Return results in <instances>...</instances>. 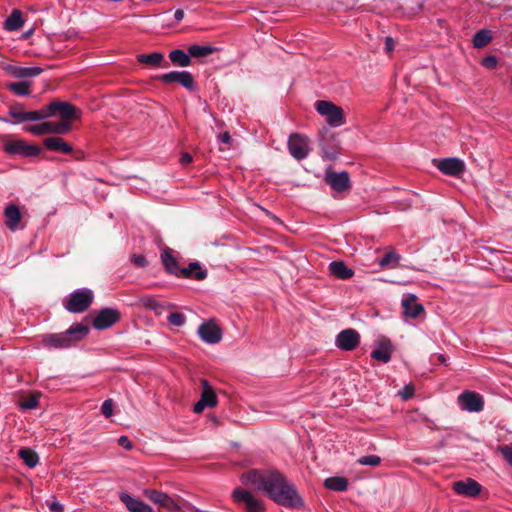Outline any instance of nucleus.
Instances as JSON below:
<instances>
[{
    "instance_id": "nucleus-6",
    "label": "nucleus",
    "mask_w": 512,
    "mask_h": 512,
    "mask_svg": "<svg viewBox=\"0 0 512 512\" xmlns=\"http://www.w3.org/2000/svg\"><path fill=\"white\" fill-rule=\"evenodd\" d=\"M232 499L237 504H243L247 512H265L264 503L255 498L251 492L245 489H234L232 492Z\"/></svg>"
},
{
    "instance_id": "nucleus-45",
    "label": "nucleus",
    "mask_w": 512,
    "mask_h": 512,
    "mask_svg": "<svg viewBox=\"0 0 512 512\" xmlns=\"http://www.w3.org/2000/svg\"><path fill=\"white\" fill-rule=\"evenodd\" d=\"M113 401L111 399H107L103 402L101 406V412L106 417L109 418L113 415Z\"/></svg>"
},
{
    "instance_id": "nucleus-7",
    "label": "nucleus",
    "mask_w": 512,
    "mask_h": 512,
    "mask_svg": "<svg viewBox=\"0 0 512 512\" xmlns=\"http://www.w3.org/2000/svg\"><path fill=\"white\" fill-rule=\"evenodd\" d=\"M162 264L166 271L176 276L190 277L192 273V263H189L187 267L180 269L177 263V259L174 256V251L169 247H164L160 254Z\"/></svg>"
},
{
    "instance_id": "nucleus-26",
    "label": "nucleus",
    "mask_w": 512,
    "mask_h": 512,
    "mask_svg": "<svg viewBox=\"0 0 512 512\" xmlns=\"http://www.w3.org/2000/svg\"><path fill=\"white\" fill-rule=\"evenodd\" d=\"M219 49L213 45H194V59L201 63L206 62L211 56L217 54Z\"/></svg>"
},
{
    "instance_id": "nucleus-20",
    "label": "nucleus",
    "mask_w": 512,
    "mask_h": 512,
    "mask_svg": "<svg viewBox=\"0 0 512 512\" xmlns=\"http://www.w3.org/2000/svg\"><path fill=\"white\" fill-rule=\"evenodd\" d=\"M325 182L337 192H342L350 187V179L347 172H327Z\"/></svg>"
},
{
    "instance_id": "nucleus-42",
    "label": "nucleus",
    "mask_w": 512,
    "mask_h": 512,
    "mask_svg": "<svg viewBox=\"0 0 512 512\" xmlns=\"http://www.w3.org/2000/svg\"><path fill=\"white\" fill-rule=\"evenodd\" d=\"M9 115L14 118L11 123L18 124L26 121V112L20 111L16 107H13L9 110Z\"/></svg>"
},
{
    "instance_id": "nucleus-18",
    "label": "nucleus",
    "mask_w": 512,
    "mask_h": 512,
    "mask_svg": "<svg viewBox=\"0 0 512 512\" xmlns=\"http://www.w3.org/2000/svg\"><path fill=\"white\" fill-rule=\"evenodd\" d=\"M482 486L474 479L468 478L453 483L455 493L467 497H475L480 494Z\"/></svg>"
},
{
    "instance_id": "nucleus-28",
    "label": "nucleus",
    "mask_w": 512,
    "mask_h": 512,
    "mask_svg": "<svg viewBox=\"0 0 512 512\" xmlns=\"http://www.w3.org/2000/svg\"><path fill=\"white\" fill-rule=\"evenodd\" d=\"M329 271L339 279H349L353 276V271L349 269L342 261H333L329 264Z\"/></svg>"
},
{
    "instance_id": "nucleus-13",
    "label": "nucleus",
    "mask_w": 512,
    "mask_h": 512,
    "mask_svg": "<svg viewBox=\"0 0 512 512\" xmlns=\"http://www.w3.org/2000/svg\"><path fill=\"white\" fill-rule=\"evenodd\" d=\"M120 319V313L113 308H104L100 310L93 319L95 329L103 330L111 327Z\"/></svg>"
},
{
    "instance_id": "nucleus-19",
    "label": "nucleus",
    "mask_w": 512,
    "mask_h": 512,
    "mask_svg": "<svg viewBox=\"0 0 512 512\" xmlns=\"http://www.w3.org/2000/svg\"><path fill=\"white\" fill-rule=\"evenodd\" d=\"M41 343L49 349H65L72 346L70 336L66 332L47 334L43 336Z\"/></svg>"
},
{
    "instance_id": "nucleus-3",
    "label": "nucleus",
    "mask_w": 512,
    "mask_h": 512,
    "mask_svg": "<svg viewBox=\"0 0 512 512\" xmlns=\"http://www.w3.org/2000/svg\"><path fill=\"white\" fill-rule=\"evenodd\" d=\"M48 111L50 117L58 114L61 118L60 123H66L71 130V121L77 119L80 116V111L75 108L72 104L64 101H53L48 104Z\"/></svg>"
},
{
    "instance_id": "nucleus-1",
    "label": "nucleus",
    "mask_w": 512,
    "mask_h": 512,
    "mask_svg": "<svg viewBox=\"0 0 512 512\" xmlns=\"http://www.w3.org/2000/svg\"><path fill=\"white\" fill-rule=\"evenodd\" d=\"M245 485H252L279 505L300 509L304 506L301 496L283 474L274 470H250L241 476Z\"/></svg>"
},
{
    "instance_id": "nucleus-35",
    "label": "nucleus",
    "mask_w": 512,
    "mask_h": 512,
    "mask_svg": "<svg viewBox=\"0 0 512 512\" xmlns=\"http://www.w3.org/2000/svg\"><path fill=\"white\" fill-rule=\"evenodd\" d=\"M491 34L488 30H480L473 37V45L476 48H482L491 41Z\"/></svg>"
},
{
    "instance_id": "nucleus-17",
    "label": "nucleus",
    "mask_w": 512,
    "mask_h": 512,
    "mask_svg": "<svg viewBox=\"0 0 512 512\" xmlns=\"http://www.w3.org/2000/svg\"><path fill=\"white\" fill-rule=\"evenodd\" d=\"M158 79L165 84L178 83L188 90L192 89V74L188 71L168 72L160 75Z\"/></svg>"
},
{
    "instance_id": "nucleus-5",
    "label": "nucleus",
    "mask_w": 512,
    "mask_h": 512,
    "mask_svg": "<svg viewBox=\"0 0 512 512\" xmlns=\"http://www.w3.org/2000/svg\"><path fill=\"white\" fill-rule=\"evenodd\" d=\"M287 145L289 153L296 160L305 159L311 151L309 138L299 133H292L289 136Z\"/></svg>"
},
{
    "instance_id": "nucleus-29",
    "label": "nucleus",
    "mask_w": 512,
    "mask_h": 512,
    "mask_svg": "<svg viewBox=\"0 0 512 512\" xmlns=\"http://www.w3.org/2000/svg\"><path fill=\"white\" fill-rule=\"evenodd\" d=\"M65 332L67 335L70 336V341L71 344L73 345L87 336V334L89 333V328L86 325L76 323L73 324Z\"/></svg>"
},
{
    "instance_id": "nucleus-51",
    "label": "nucleus",
    "mask_w": 512,
    "mask_h": 512,
    "mask_svg": "<svg viewBox=\"0 0 512 512\" xmlns=\"http://www.w3.org/2000/svg\"><path fill=\"white\" fill-rule=\"evenodd\" d=\"M219 140L221 143L226 144L228 147L232 143V137L230 136V134L228 132H224V133L220 134Z\"/></svg>"
},
{
    "instance_id": "nucleus-11",
    "label": "nucleus",
    "mask_w": 512,
    "mask_h": 512,
    "mask_svg": "<svg viewBox=\"0 0 512 512\" xmlns=\"http://www.w3.org/2000/svg\"><path fill=\"white\" fill-rule=\"evenodd\" d=\"M218 398L207 380H201V396L200 399L194 404V413H201L206 408H213L217 405Z\"/></svg>"
},
{
    "instance_id": "nucleus-27",
    "label": "nucleus",
    "mask_w": 512,
    "mask_h": 512,
    "mask_svg": "<svg viewBox=\"0 0 512 512\" xmlns=\"http://www.w3.org/2000/svg\"><path fill=\"white\" fill-rule=\"evenodd\" d=\"M143 493L149 500L160 506L170 507L173 503L172 499L161 491L146 489Z\"/></svg>"
},
{
    "instance_id": "nucleus-54",
    "label": "nucleus",
    "mask_w": 512,
    "mask_h": 512,
    "mask_svg": "<svg viewBox=\"0 0 512 512\" xmlns=\"http://www.w3.org/2000/svg\"><path fill=\"white\" fill-rule=\"evenodd\" d=\"M184 17V12L182 10H176L174 13V18L177 22L181 21Z\"/></svg>"
},
{
    "instance_id": "nucleus-53",
    "label": "nucleus",
    "mask_w": 512,
    "mask_h": 512,
    "mask_svg": "<svg viewBox=\"0 0 512 512\" xmlns=\"http://www.w3.org/2000/svg\"><path fill=\"white\" fill-rule=\"evenodd\" d=\"M395 48V43H394V40L393 38L391 37H386L385 38V50L390 53L394 50Z\"/></svg>"
},
{
    "instance_id": "nucleus-16",
    "label": "nucleus",
    "mask_w": 512,
    "mask_h": 512,
    "mask_svg": "<svg viewBox=\"0 0 512 512\" xmlns=\"http://www.w3.org/2000/svg\"><path fill=\"white\" fill-rule=\"evenodd\" d=\"M436 167L444 174L449 176H458L465 170V164L458 158H445L434 160Z\"/></svg>"
},
{
    "instance_id": "nucleus-47",
    "label": "nucleus",
    "mask_w": 512,
    "mask_h": 512,
    "mask_svg": "<svg viewBox=\"0 0 512 512\" xmlns=\"http://www.w3.org/2000/svg\"><path fill=\"white\" fill-rule=\"evenodd\" d=\"M131 262L137 267H145L147 260L143 255L134 254L131 257Z\"/></svg>"
},
{
    "instance_id": "nucleus-43",
    "label": "nucleus",
    "mask_w": 512,
    "mask_h": 512,
    "mask_svg": "<svg viewBox=\"0 0 512 512\" xmlns=\"http://www.w3.org/2000/svg\"><path fill=\"white\" fill-rule=\"evenodd\" d=\"M168 322L173 326L180 327L186 322V317L182 313L175 312L168 316Z\"/></svg>"
},
{
    "instance_id": "nucleus-4",
    "label": "nucleus",
    "mask_w": 512,
    "mask_h": 512,
    "mask_svg": "<svg viewBox=\"0 0 512 512\" xmlns=\"http://www.w3.org/2000/svg\"><path fill=\"white\" fill-rule=\"evenodd\" d=\"M93 300V292L89 289H78L70 294L65 308L72 313H81L88 309Z\"/></svg>"
},
{
    "instance_id": "nucleus-10",
    "label": "nucleus",
    "mask_w": 512,
    "mask_h": 512,
    "mask_svg": "<svg viewBox=\"0 0 512 512\" xmlns=\"http://www.w3.org/2000/svg\"><path fill=\"white\" fill-rule=\"evenodd\" d=\"M4 150L8 154L21 155L24 157H34L40 153V148L38 146L28 144L21 139L5 141Z\"/></svg>"
},
{
    "instance_id": "nucleus-21",
    "label": "nucleus",
    "mask_w": 512,
    "mask_h": 512,
    "mask_svg": "<svg viewBox=\"0 0 512 512\" xmlns=\"http://www.w3.org/2000/svg\"><path fill=\"white\" fill-rule=\"evenodd\" d=\"M119 498L130 512H153V509L149 505L140 499L132 497L128 493L121 492Z\"/></svg>"
},
{
    "instance_id": "nucleus-40",
    "label": "nucleus",
    "mask_w": 512,
    "mask_h": 512,
    "mask_svg": "<svg viewBox=\"0 0 512 512\" xmlns=\"http://www.w3.org/2000/svg\"><path fill=\"white\" fill-rule=\"evenodd\" d=\"M357 462L360 465H366V466H378L381 463V458L377 455H366L360 457Z\"/></svg>"
},
{
    "instance_id": "nucleus-15",
    "label": "nucleus",
    "mask_w": 512,
    "mask_h": 512,
    "mask_svg": "<svg viewBox=\"0 0 512 512\" xmlns=\"http://www.w3.org/2000/svg\"><path fill=\"white\" fill-rule=\"evenodd\" d=\"M360 342V335L354 329H345L336 337V346L345 351L354 350Z\"/></svg>"
},
{
    "instance_id": "nucleus-2",
    "label": "nucleus",
    "mask_w": 512,
    "mask_h": 512,
    "mask_svg": "<svg viewBox=\"0 0 512 512\" xmlns=\"http://www.w3.org/2000/svg\"><path fill=\"white\" fill-rule=\"evenodd\" d=\"M316 111L325 118L331 127H339L345 124L344 111L340 106L326 100H318L315 102Z\"/></svg>"
},
{
    "instance_id": "nucleus-30",
    "label": "nucleus",
    "mask_w": 512,
    "mask_h": 512,
    "mask_svg": "<svg viewBox=\"0 0 512 512\" xmlns=\"http://www.w3.org/2000/svg\"><path fill=\"white\" fill-rule=\"evenodd\" d=\"M392 348L389 342L381 343L371 352V357L375 360L387 363L391 359Z\"/></svg>"
},
{
    "instance_id": "nucleus-50",
    "label": "nucleus",
    "mask_w": 512,
    "mask_h": 512,
    "mask_svg": "<svg viewBox=\"0 0 512 512\" xmlns=\"http://www.w3.org/2000/svg\"><path fill=\"white\" fill-rule=\"evenodd\" d=\"M118 444L126 450L132 449V443L127 436H120L118 439Z\"/></svg>"
},
{
    "instance_id": "nucleus-52",
    "label": "nucleus",
    "mask_w": 512,
    "mask_h": 512,
    "mask_svg": "<svg viewBox=\"0 0 512 512\" xmlns=\"http://www.w3.org/2000/svg\"><path fill=\"white\" fill-rule=\"evenodd\" d=\"M49 508L51 511L55 512H63V506L60 504L57 500H53L51 503H49Z\"/></svg>"
},
{
    "instance_id": "nucleus-34",
    "label": "nucleus",
    "mask_w": 512,
    "mask_h": 512,
    "mask_svg": "<svg viewBox=\"0 0 512 512\" xmlns=\"http://www.w3.org/2000/svg\"><path fill=\"white\" fill-rule=\"evenodd\" d=\"M18 455L29 468H34L39 462L37 453L30 448L20 449Z\"/></svg>"
},
{
    "instance_id": "nucleus-23",
    "label": "nucleus",
    "mask_w": 512,
    "mask_h": 512,
    "mask_svg": "<svg viewBox=\"0 0 512 512\" xmlns=\"http://www.w3.org/2000/svg\"><path fill=\"white\" fill-rule=\"evenodd\" d=\"M43 144L51 151L61 152L64 154H70L73 151V148L69 143L57 136L47 137Z\"/></svg>"
},
{
    "instance_id": "nucleus-44",
    "label": "nucleus",
    "mask_w": 512,
    "mask_h": 512,
    "mask_svg": "<svg viewBox=\"0 0 512 512\" xmlns=\"http://www.w3.org/2000/svg\"><path fill=\"white\" fill-rule=\"evenodd\" d=\"M37 405L38 398L36 396H30L19 403V406L24 410L34 409Z\"/></svg>"
},
{
    "instance_id": "nucleus-24",
    "label": "nucleus",
    "mask_w": 512,
    "mask_h": 512,
    "mask_svg": "<svg viewBox=\"0 0 512 512\" xmlns=\"http://www.w3.org/2000/svg\"><path fill=\"white\" fill-rule=\"evenodd\" d=\"M192 46L187 48V52L176 49L169 53V59L174 66L187 67L191 64Z\"/></svg>"
},
{
    "instance_id": "nucleus-32",
    "label": "nucleus",
    "mask_w": 512,
    "mask_h": 512,
    "mask_svg": "<svg viewBox=\"0 0 512 512\" xmlns=\"http://www.w3.org/2000/svg\"><path fill=\"white\" fill-rule=\"evenodd\" d=\"M324 485L329 490L342 492L348 488V480L345 477H329Z\"/></svg>"
},
{
    "instance_id": "nucleus-9",
    "label": "nucleus",
    "mask_w": 512,
    "mask_h": 512,
    "mask_svg": "<svg viewBox=\"0 0 512 512\" xmlns=\"http://www.w3.org/2000/svg\"><path fill=\"white\" fill-rule=\"evenodd\" d=\"M24 130L26 132H29L33 135L41 136V135H47V134H66L69 132V127L66 125V123H60L58 122H42L35 125H29L24 127Z\"/></svg>"
},
{
    "instance_id": "nucleus-41",
    "label": "nucleus",
    "mask_w": 512,
    "mask_h": 512,
    "mask_svg": "<svg viewBox=\"0 0 512 512\" xmlns=\"http://www.w3.org/2000/svg\"><path fill=\"white\" fill-rule=\"evenodd\" d=\"M497 451L502 455L507 464L512 467V444L498 446Z\"/></svg>"
},
{
    "instance_id": "nucleus-8",
    "label": "nucleus",
    "mask_w": 512,
    "mask_h": 512,
    "mask_svg": "<svg viewBox=\"0 0 512 512\" xmlns=\"http://www.w3.org/2000/svg\"><path fill=\"white\" fill-rule=\"evenodd\" d=\"M201 340L207 344H218L222 340L223 332L214 319L204 321L197 329Z\"/></svg>"
},
{
    "instance_id": "nucleus-49",
    "label": "nucleus",
    "mask_w": 512,
    "mask_h": 512,
    "mask_svg": "<svg viewBox=\"0 0 512 512\" xmlns=\"http://www.w3.org/2000/svg\"><path fill=\"white\" fill-rule=\"evenodd\" d=\"M482 64L484 67L492 69L497 65V59L494 56H488L482 60Z\"/></svg>"
},
{
    "instance_id": "nucleus-37",
    "label": "nucleus",
    "mask_w": 512,
    "mask_h": 512,
    "mask_svg": "<svg viewBox=\"0 0 512 512\" xmlns=\"http://www.w3.org/2000/svg\"><path fill=\"white\" fill-rule=\"evenodd\" d=\"M399 260H400V256L398 254H396L395 252L390 251L383 256V258L379 262V265L382 268H384V267L395 268L398 265Z\"/></svg>"
},
{
    "instance_id": "nucleus-33",
    "label": "nucleus",
    "mask_w": 512,
    "mask_h": 512,
    "mask_svg": "<svg viewBox=\"0 0 512 512\" xmlns=\"http://www.w3.org/2000/svg\"><path fill=\"white\" fill-rule=\"evenodd\" d=\"M164 60V55L160 52H153L150 54H140L137 56V61L142 64L150 66H159Z\"/></svg>"
},
{
    "instance_id": "nucleus-38",
    "label": "nucleus",
    "mask_w": 512,
    "mask_h": 512,
    "mask_svg": "<svg viewBox=\"0 0 512 512\" xmlns=\"http://www.w3.org/2000/svg\"><path fill=\"white\" fill-rule=\"evenodd\" d=\"M49 117L48 105L41 110L26 112V121H40Z\"/></svg>"
},
{
    "instance_id": "nucleus-12",
    "label": "nucleus",
    "mask_w": 512,
    "mask_h": 512,
    "mask_svg": "<svg viewBox=\"0 0 512 512\" xmlns=\"http://www.w3.org/2000/svg\"><path fill=\"white\" fill-rule=\"evenodd\" d=\"M457 403L462 410L481 412L484 408L483 397L473 391H464L457 397Z\"/></svg>"
},
{
    "instance_id": "nucleus-48",
    "label": "nucleus",
    "mask_w": 512,
    "mask_h": 512,
    "mask_svg": "<svg viewBox=\"0 0 512 512\" xmlns=\"http://www.w3.org/2000/svg\"><path fill=\"white\" fill-rule=\"evenodd\" d=\"M414 394V387L412 385H406L402 391L399 392V395L402 399L407 400L411 398Z\"/></svg>"
},
{
    "instance_id": "nucleus-14",
    "label": "nucleus",
    "mask_w": 512,
    "mask_h": 512,
    "mask_svg": "<svg viewBox=\"0 0 512 512\" xmlns=\"http://www.w3.org/2000/svg\"><path fill=\"white\" fill-rule=\"evenodd\" d=\"M3 213L5 217V225L10 231L15 232L24 228L22 223V213L17 205H6Z\"/></svg>"
},
{
    "instance_id": "nucleus-56",
    "label": "nucleus",
    "mask_w": 512,
    "mask_h": 512,
    "mask_svg": "<svg viewBox=\"0 0 512 512\" xmlns=\"http://www.w3.org/2000/svg\"><path fill=\"white\" fill-rule=\"evenodd\" d=\"M322 150L326 154L327 157H329L331 159L336 157V153L335 152H329L328 150H326L325 147H322Z\"/></svg>"
},
{
    "instance_id": "nucleus-22",
    "label": "nucleus",
    "mask_w": 512,
    "mask_h": 512,
    "mask_svg": "<svg viewBox=\"0 0 512 512\" xmlns=\"http://www.w3.org/2000/svg\"><path fill=\"white\" fill-rule=\"evenodd\" d=\"M403 314L406 317L416 318L424 312L423 306L417 302L414 295H407L402 299Z\"/></svg>"
},
{
    "instance_id": "nucleus-36",
    "label": "nucleus",
    "mask_w": 512,
    "mask_h": 512,
    "mask_svg": "<svg viewBox=\"0 0 512 512\" xmlns=\"http://www.w3.org/2000/svg\"><path fill=\"white\" fill-rule=\"evenodd\" d=\"M8 89L19 96H26L30 94V83L26 81L10 83Z\"/></svg>"
},
{
    "instance_id": "nucleus-55",
    "label": "nucleus",
    "mask_w": 512,
    "mask_h": 512,
    "mask_svg": "<svg viewBox=\"0 0 512 512\" xmlns=\"http://www.w3.org/2000/svg\"><path fill=\"white\" fill-rule=\"evenodd\" d=\"M191 160H192V158H191V156L188 153H184L182 158H181L182 164L188 163Z\"/></svg>"
},
{
    "instance_id": "nucleus-25",
    "label": "nucleus",
    "mask_w": 512,
    "mask_h": 512,
    "mask_svg": "<svg viewBox=\"0 0 512 512\" xmlns=\"http://www.w3.org/2000/svg\"><path fill=\"white\" fill-rule=\"evenodd\" d=\"M6 70L16 78H32L42 72L40 67H19L14 65H9Z\"/></svg>"
},
{
    "instance_id": "nucleus-39",
    "label": "nucleus",
    "mask_w": 512,
    "mask_h": 512,
    "mask_svg": "<svg viewBox=\"0 0 512 512\" xmlns=\"http://www.w3.org/2000/svg\"><path fill=\"white\" fill-rule=\"evenodd\" d=\"M141 303L144 307L149 308L158 312L160 309L164 308V304L156 300L152 297H146L141 299Z\"/></svg>"
},
{
    "instance_id": "nucleus-46",
    "label": "nucleus",
    "mask_w": 512,
    "mask_h": 512,
    "mask_svg": "<svg viewBox=\"0 0 512 512\" xmlns=\"http://www.w3.org/2000/svg\"><path fill=\"white\" fill-rule=\"evenodd\" d=\"M207 277V270L202 268L199 262H194V279L204 280Z\"/></svg>"
},
{
    "instance_id": "nucleus-31",
    "label": "nucleus",
    "mask_w": 512,
    "mask_h": 512,
    "mask_svg": "<svg viewBox=\"0 0 512 512\" xmlns=\"http://www.w3.org/2000/svg\"><path fill=\"white\" fill-rule=\"evenodd\" d=\"M22 13L19 10H14L11 15L5 20L4 28L7 31H15L23 25Z\"/></svg>"
}]
</instances>
